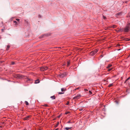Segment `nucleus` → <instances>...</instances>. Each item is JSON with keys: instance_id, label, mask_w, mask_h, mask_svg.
<instances>
[{"instance_id": "25", "label": "nucleus", "mask_w": 130, "mask_h": 130, "mask_svg": "<svg viewBox=\"0 0 130 130\" xmlns=\"http://www.w3.org/2000/svg\"><path fill=\"white\" fill-rule=\"evenodd\" d=\"M64 93L63 92H59L58 94H61Z\"/></svg>"}, {"instance_id": "22", "label": "nucleus", "mask_w": 130, "mask_h": 130, "mask_svg": "<svg viewBox=\"0 0 130 130\" xmlns=\"http://www.w3.org/2000/svg\"><path fill=\"white\" fill-rule=\"evenodd\" d=\"M70 64V62L68 61L67 62V66H68Z\"/></svg>"}, {"instance_id": "23", "label": "nucleus", "mask_w": 130, "mask_h": 130, "mask_svg": "<svg viewBox=\"0 0 130 130\" xmlns=\"http://www.w3.org/2000/svg\"><path fill=\"white\" fill-rule=\"evenodd\" d=\"M25 23H27V24H28V22L26 20H25Z\"/></svg>"}, {"instance_id": "37", "label": "nucleus", "mask_w": 130, "mask_h": 130, "mask_svg": "<svg viewBox=\"0 0 130 130\" xmlns=\"http://www.w3.org/2000/svg\"><path fill=\"white\" fill-rule=\"evenodd\" d=\"M127 79L126 80H125V82L124 83H125L126 82L127 80Z\"/></svg>"}, {"instance_id": "24", "label": "nucleus", "mask_w": 130, "mask_h": 130, "mask_svg": "<svg viewBox=\"0 0 130 130\" xmlns=\"http://www.w3.org/2000/svg\"><path fill=\"white\" fill-rule=\"evenodd\" d=\"M112 27H113V28H115V27H116V25H113Z\"/></svg>"}, {"instance_id": "1", "label": "nucleus", "mask_w": 130, "mask_h": 130, "mask_svg": "<svg viewBox=\"0 0 130 130\" xmlns=\"http://www.w3.org/2000/svg\"><path fill=\"white\" fill-rule=\"evenodd\" d=\"M130 28V24L129 23L128 24L127 26H126L125 28H123V31H124L125 32H128Z\"/></svg>"}, {"instance_id": "34", "label": "nucleus", "mask_w": 130, "mask_h": 130, "mask_svg": "<svg viewBox=\"0 0 130 130\" xmlns=\"http://www.w3.org/2000/svg\"><path fill=\"white\" fill-rule=\"evenodd\" d=\"M79 88V87H78V88H77L76 89H75V90H77V89H78Z\"/></svg>"}, {"instance_id": "35", "label": "nucleus", "mask_w": 130, "mask_h": 130, "mask_svg": "<svg viewBox=\"0 0 130 130\" xmlns=\"http://www.w3.org/2000/svg\"><path fill=\"white\" fill-rule=\"evenodd\" d=\"M14 62H12V64H14Z\"/></svg>"}, {"instance_id": "40", "label": "nucleus", "mask_w": 130, "mask_h": 130, "mask_svg": "<svg viewBox=\"0 0 130 130\" xmlns=\"http://www.w3.org/2000/svg\"><path fill=\"white\" fill-rule=\"evenodd\" d=\"M129 79V77L128 78H127V80H128Z\"/></svg>"}, {"instance_id": "38", "label": "nucleus", "mask_w": 130, "mask_h": 130, "mask_svg": "<svg viewBox=\"0 0 130 130\" xmlns=\"http://www.w3.org/2000/svg\"><path fill=\"white\" fill-rule=\"evenodd\" d=\"M45 35H43L42 36V38H43L44 37V36H45Z\"/></svg>"}, {"instance_id": "41", "label": "nucleus", "mask_w": 130, "mask_h": 130, "mask_svg": "<svg viewBox=\"0 0 130 130\" xmlns=\"http://www.w3.org/2000/svg\"><path fill=\"white\" fill-rule=\"evenodd\" d=\"M130 40V39H129L128 40H127L129 41Z\"/></svg>"}, {"instance_id": "21", "label": "nucleus", "mask_w": 130, "mask_h": 130, "mask_svg": "<svg viewBox=\"0 0 130 130\" xmlns=\"http://www.w3.org/2000/svg\"><path fill=\"white\" fill-rule=\"evenodd\" d=\"M112 84H109L108 86L109 87H110L111 86H112Z\"/></svg>"}, {"instance_id": "27", "label": "nucleus", "mask_w": 130, "mask_h": 130, "mask_svg": "<svg viewBox=\"0 0 130 130\" xmlns=\"http://www.w3.org/2000/svg\"><path fill=\"white\" fill-rule=\"evenodd\" d=\"M69 111H67V112L66 113H65V114L66 115H67V114H68L69 113Z\"/></svg>"}, {"instance_id": "3", "label": "nucleus", "mask_w": 130, "mask_h": 130, "mask_svg": "<svg viewBox=\"0 0 130 130\" xmlns=\"http://www.w3.org/2000/svg\"><path fill=\"white\" fill-rule=\"evenodd\" d=\"M67 75L66 73H60L59 74V77L62 78L65 76Z\"/></svg>"}, {"instance_id": "5", "label": "nucleus", "mask_w": 130, "mask_h": 130, "mask_svg": "<svg viewBox=\"0 0 130 130\" xmlns=\"http://www.w3.org/2000/svg\"><path fill=\"white\" fill-rule=\"evenodd\" d=\"M80 97L81 95L79 94H78L76 96L73 98V99H77L79 98Z\"/></svg>"}, {"instance_id": "36", "label": "nucleus", "mask_w": 130, "mask_h": 130, "mask_svg": "<svg viewBox=\"0 0 130 130\" xmlns=\"http://www.w3.org/2000/svg\"><path fill=\"white\" fill-rule=\"evenodd\" d=\"M71 123V122H70V121H68V123Z\"/></svg>"}, {"instance_id": "30", "label": "nucleus", "mask_w": 130, "mask_h": 130, "mask_svg": "<svg viewBox=\"0 0 130 130\" xmlns=\"http://www.w3.org/2000/svg\"><path fill=\"white\" fill-rule=\"evenodd\" d=\"M84 91H88V90L87 89H84Z\"/></svg>"}, {"instance_id": "2", "label": "nucleus", "mask_w": 130, "mask_h": 130, "mask_svg": "<svg viewBox=\"0 0 130 130\" xmlns=\"http://www.w3.org/2000/svg\"><path fill=\"white\" fill-rule=\"evenodd\" d=\"M48 69V67L46 66H43L40 68V70L41 71H43L46 70Z\"/></svg>"}, {"instance_id": "7", "label": "nucleus", "mask_w": 130, "mask_h": 130, "mask_svg": "<svg viewBox=\"0 0 130 130\" xmlns=\"http://www.w3.org/2000/svg\"><path fill=\"white\" fill-rule=\"evenodd\" d=\"M116 31L118 32H122L123 31V28L122 29L120 28L118 30H117Z\"/></svg>"}, {"instance_id": "19", "label": "nucleus", "mask_w": 130, "mask_h": 130, "mask_svg": "<svg viewBox=\"0 0 130 130\" xmlns=\"http://www.w3.org/2000/svg\"><path fill=\"white\" fill-rule=\"evenodd\" d=\"M14 23H15V25H17V22L16 21H14Z\"/></svg>"}, {"instance_id": "29", "label": "nucleus", "mask_w": 130, "mask_h": 130, "mask_svg": "<svg viewBox=\"0 0 130 130\" xmlns=\"http://www.w3.org/2000/svg\"><path fill=\"white\" fill-rule=\"evenodd\" d=\"M89 93L90 94H91L92 93V92H91V91H89Z\"/></svg>"}, {"instance_id": "31", "label": "nucleus", "mask_w": 130, "mask_h": 130, "mask_svg": "<svg viewBox=\"0 0 130 130\" xmlns=\"http://www.w3.org/2000/svg\"><path fill=\"white\" fill-rule=\"evenodd\" d=\"M83 110V108H81L79 109V110L80 111H82Z\"/></svg>"}, {"instance_id": "18", "label": "nucleus", "mask_w": 130, "mask_h": 130, "mask_svg": "<svg viewBox=\"0 0 130 130\" xmlns=\"http://www.w3.org/2000/svg\"><path fill=\"white\" fill-rule=\"evenodd\" d=\"M113 69V68H110V69H108V71H110L111 70H112Z\"/></svg>"}, {"instance_id": "28", "label": "nucleus", "mask_w": 130, "mask_h": 130, "mask_svg": "<svg viewBox=\"0 0 130 130\" xmlns=\"http://www.w3.org/2000/svg\"><path fill=\"white\" fill-rule=\"evenodd\" d=\"M16 20L17 21H19L20 20V19H16Z\"/></svg>"}, {"instance_id": "9", "label": "nucleus", "mask_w": 130, "mask_h": 130, "mask_svg": "<svg viewBox=\"0 0 130 130\" xmlns=\"http://www.w3.org/2000/svg\"><path fill=\"white\" fill-rule=\"evenodd\" d=\"M40 82V81L39 80V79H37L35 80V84H37L39 83Z\"/></svg>"}, {"instance_id": "15", "label": "nucleus", "mask_w": 130, "mask_h": 130, "mask_svg": "<svg viewBox=\"0 0 130 130\" xmlns=\"http://www.w3.org/2000/svg\"><path fill=\"white\" fill-rule=\"evenodd\" d=\"M59 122H57V124L55 125V127H57L59 125Z\"/></svg>"}, {"instance_id": "32", "label": "nucleus", "mask_w": 130, "mask_h": 130, "mask_svg": "<svg viewBox=\"0 0 130 130\" xmlns=\"http://www.w3.org/2000/svg\"><path fill=\"white\" fill-rule=\"evenodd\" d=\"M120 13H118L117 14V15H120Z\"/></svg>"}, {"instance_id": "8", "label": "nucleus", "mask_w": 130, "mask_h": 130, "mask_svg": "<svg viewBox=\"0 0 130 130\" xmlns=\"http://www.w3.org/2000/svg\"><path fill=\"white\" fill-rule=\"evenodd\" d=\"M93 51L94 52V53L95 54L98 51V50L97 49H95Z\"/></svg>"}, {"instance_id": "17", "label": "nucleus", "mask_w": 130, "mask_h": 130, "mask_svg": "<svg viewBox=\"0 0 130 130\" xmlns=\"http://www.w3.org/2000/svg\"><path fill=\"white\" fill-rule=\"evenodd\" d=\"M25 103L26 105H29V103L27 101H25Z\"/></svg>"}, {"instance_id": "12", "label": "nucleus", "mask_w": 130, "mask_h": 130, "mask_svg": "<svg viewBox=\"0 0 130 130\" xmlns=\"http://www.w3.org/2000/svg\"><path fill=\"white\" fill-rule=\"evenodd\" d=\"M90 54L91 55H94V52H93V51H92L90 53Z\"/></svg>"}, {"instance_id": "14", "label": "nucleus", "mask_w": 130, "mask_h": 130, "mask_svg": "<svg viewBox=\"0 0 130 130\" xmlns=\"http://www.w3.org/2000/svg\"><path fill=\"white\" fill-rule=\"evenodd\" d=\"M72 128V127H66L65 129L66 130H68L69 129H71Z\"/></svg>"}, {"instance_id": "13", "label": "nucleus", "mask_w": 130, "mask_h": 130, "mask_svg": "<svg viewBox=\"0 0 130 130\" xmlns=\"http://www.w3.org/2000/svg\"><path fill=\"white\" fill-rule=\"evenodd\" d=\"M10 45H8L7 46V48H6V50H8L9 47H10Z\"/></svg>"}, {"instance_id": "33", "label": "nucleus", "mask_w": 130, "mask_h": 130, "mask_svg": "<svg viewBox=\"0 0 130 130\" xmlns=\"http://www.w3.org/2000/svg\"><path fill=\"white\" fill-rule=\"evenodd\" d=\"M44 106H48V105H47V104H45V105H44Z\"/></svg>"}, {"instance_id": "4", "label": "nucleus", "mask_w": 130, "mask_h": 130, "mask_svg": "<svg viewBox=\"0 0 130 130\" xmlns=\"http://www.w3.org/2000/svg\"><path fill=\"white\" fill-rule=\"evenodd\" d=\"M15 77L17 78H23V76L21 75L18 74L15 75Z\"/></svg>"}, {"instance_id": "10", "label": "nucleus", "mask_w": 130, "mask_h": 130, "mask_svg": "<svg viewBox=\"0 0 130 130\" xmlns=\"http://www.w3.org/2000/svg\"><path fill=\"white\" fill-rule=\"evenodd\" d=\"M66 90V88H62L61 89V91L62 92L65 91Z\"/></svg>"}, {"instance_id": "20", "label": "nucleus", "mask_w": 130, "mask_h": 130, "mask_svg": "<svg viewBox=\"0 0 130 130\" xmlns=\"http://www.w3.org/2000/svg\"><path fill=\"white\" fill-rule=\"evenodd\" d=\"M103 18L105 20L106 19V17L103 15Z\"/></svg>"}, {"instance_id": "42", "label": "nucleus", "mask_w": 130, "mask_h": 130, "mask_svg": "<svg viewBox=\"0 0 130 130\" xmlns=\"http://www.w3.org/2000/svg\"><path fill=\"white\" fill-rule=\"evenodd\" d=\"M3 30V29H2V30Z\"/></svg>"}, {"instance_id": "26", "label": "nucleus", "mask_w": 130, "mask_h": 130, "mask_svg": "<svg viewBox=\"0 0 130 130\" xmlns=\"http://www.w3.org/2000/svg\"><path fill=\"white\" fill-rule=\"evenodd\" d=\"M69 101H68L67 102V103H66V105H69Z\"/></svg>"}, {"instance_id": "11", "label": "nucleus", "mask_w": 130, "mask_h": 130, "mask_svg": "<svg viewBox=\"0 0 130 130\" xmlns=\"http://www.w3.org/2000/svg\"><path fill=\"white\" fill-rule=\"evenodd\" d=\"M50 98L52 99H55V95H53V96H51Z\"/></svg>"}, {"instance_id": "6", "label": "nucleus", "mask_w": 130, "mask_h": 130, "mask_svg": "<svg viewBox=\"0 0 130 130\" xmlns=\"http://www.w3.org/2000/svg\"><path fill=\"white\" fill-rule=\"evenodd\" d=\"M29 116H28L25 117L24 118V120H27L29 119Z\"/></svg>"}, {"instance_id": "39", "label": "nucleus", "mask_w": 130, "mask_h": 130, "mask_svg": "<svg viewBox=\"0 0 130 130\" xmlns=\"http://www.w3.org/2000/svg\"><path fill=\"white\" fill-rule=\"evenodd\" d=\"M3 62V61H0V63H2Z\"/></svg>"}, {"instance_id": "16", "label": "nucleus", "mask_w": 130, "mask_h": 130, "mask_svg": "<svg viewBox=\"0 0 130 130\" xmlns=\"http://www.w3.org/2000/svg\"><path fill=\"white\" fill-rule=\"evenodd\" d=\"M112 65L111 64H109L108 66L107 67V68H109L111 67L112 66Z\"/></svg>"}, {"instance_id": "43", "label": "nucleus", "mask_w": 130, "mask_h": 130, "mask_svg": "<svg viewBox=\"0 0 130 130\" xmlns=\"http://www.w3.org/2000/svg\"><path fill=\"white\" fill-rule=\"evenodd\" d=\"M24 130H26V129H24Z\"/></svg>"}]
</instances>
